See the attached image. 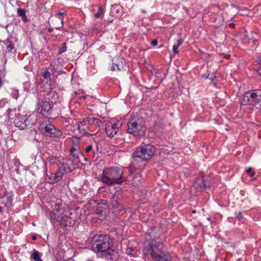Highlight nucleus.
<instances>
[{"instance_id": "f257e3e1", "label": "nucleus", "mask_w": 261, "mask_h": 261, "mask_svg": "<svg viewBox=\"0 0 261 261\" xmlns=\"http://www.w3.org/2000/svg\"><path fill=\"white\" fill-rule=\"evenodd\" d=\"M161 232L152 230L145 236V247L143 252L145 259L152 258L155 261H171L168 253L163 250Z\"/></svg>"}, {"instance_id": "f03ea898", "label": "nucleus", "mask_w": 261, "mask_h": 261, "mask_svg": "<svg viewBox=\"0 0 261 261\" xmlns=\"http://www.w3.org/2000/svg\"><path fill=\"white\" fill-rule=\"evenodd\" d=\"M86 244L94 252L107 259L115 260L117 258V252L111 248L110 238L107 236L95 235L89 237Z\"/></svg>"}, {"instance_id": "7ed1b4c3", "label": "nucleus", "mask_w": 261, "mask_h": 261, "mask_svg": "<svg viewBox=\"0 0 261 261\" xmlns=\"http://www.w3.org/2000/svg\"><path fill=\"white\" fill-rule=\"evenodd\" d=\"M50 215L53 219L64 226H71L75 223V217L71 210L68 207L61 208L59 202L55 204L54 212Z\"/></svg>"}, {"instance_id": "20e7f679", "label": "nucleus", "mask_w": 261, "mask_h": 261, "mask_svg": "<svg viewBox=\"0 0 261 261\" xmlns=\"http://www.w3.org/2000/svg\"><path fill=\"white\" fill-rule=\"evenodd\" d=\"M123 170L118 166H112L105 168L101 176V181L109 186L121 184L126 180L122 176Z\"/></svg>"}, {"instance_id": "39448f33", "label": "nucleus", "mask_w": 261, "mask_h": 261, "mask_svg": "<svg viewBox=\"0 0 261 261\" xmlns=\"http://www.w3.org/2000/svg\"><path fill=\"white\" fill-rule=\"evenodd\" d=\"M127 125V133L136 139H140L145 135L146 128L142 118L138 116L132 117Z\"/></svg>"}, {"instance_id": "423d86ee", "label": "nucleus", "mask_w": 261, "mask_h": 261, "mask_svg": "<svg viewBox=\"0 0 261 261\" xmlns=\"http://www.w3.org/2000/svg\"><path fill=\"white\" fill-rule=\"evenodd\" d=\"M242 104L251 106L250 109L254 108L258 109L261 107V90H254L246 92L242 100Z\"/></svg>"}, {"instance_id": "0eeeda50", "label": "nucleus", "mask_w": 261, "mask_h": 261, "mask_svg": "<svg viewBox=\"0 0 261 261\" xmlns=\"http://www.w3.org/2000/svg\"><path fill=\"white\" fill-rule=\"evenodd\" d=\"M155 152V148L154 146L148 144L138 147L136 151L133 153L132 156L134 158H139L144 160H148L152 158Z\"/></svg>"}, {"instance_id": "6e6552de", "label": "nucleus", "mask_w": 261, "mask_h": 261, "mask_svg": "<svg viewBox=\"0 0 261 261\" xmlns=\"http://www.w3.org/2000/svg\"><path fill=\"white\" fill-rule=\"evenodd\" d=\"M14 123L16 127L21 129H24L32 127L35 123V121L31 115L27 117V115H21L18 114L14 119Z\"/></svg>"}, {"instance_id": "1a4fd4ad", "label": "nucleus", "mask_w": 261, "mask_h": 261, "mask_svg": "<svg viewBox=\"0 0 261 261\" xmlns=\"http://www.w3.org/2000/svg\"><path fill=\"white\" fill-rule=\"evenodd\" d=\"M39 129L42 134L48 137H56L60 133L48 120L42 121L39 125Z\"/></svg>"}, {"instance_id": "9d476101", "label": "nucleus", "mask_w": 261, "mask_h": 261, "mask_svg": "<svg viewBox=\"0 0 261 261\" xmlns=\"http://www.w3.org/2000/svg\"><path fill=\"white\" fill-rule=\"evenodd\" d=\"M58 168L64 174L72 172L75 168L73 160L69 157H66L62 159L58 164Z\"/></svg>"}, {"instance_id": "9b49d317", "label": "nucleus", "mask_w": 261, "mask_h": 261, "mask_svg": "<svg viewBox=\"0 0 261 261\" xmlns=\"http://www.w3.org/2000/svg\"><path fill=\"white\" fill-rule=\"evenodd\" d=\"M53 107V103H50L46 100H40L38 102L36 111L38 114L47 116L50 114Z\"/></svg>"}, {"instance_id": "f8f14e48", "label": "nucleus", "mask_w": 261, "mask_h": 261, "mask_svg": "<svg viewBox=\"0 0 261 261\" xmlns=\"http://www.w3.org/2000/svg\"><path fill=\"white\" fill-rule=\"evenodd\" d=\"M121 125L119 122L111 123H108L105 126V132L108 137L110 138L114 137L117 135Z\"/></svg>"}, {"instance_id": "ddd939ff", "label": "nucleus", "mask_w": 261, "mask_h": 261, "mask_svg": "<svg viewBox=\"0 0 261 261\" xmlns=\"http://www.w3.org/2000/svg\"><path fill=\"white\" fill-rule=\"evenodd\" d=\"M85 122L88 123V125L93 124L98 126H99L101 123V122L99 119L94 118L92 116H90L86 118V121H85L84 122Z\"/></svg>"}, {"instance_id": "4468645a", "label": "nucleus", "mask_w": 261, "mask_h": 261, "mask_svg": "<svg viewBox=\"0 0 261 261\" xmlns=\"http://www.w3.org/2000/svg\"><path fill=\"white\" fill-rule=\"evenodd\" d=\"M111 204L113 206V207L116 209L117 211H118L119 213H121V214L124 213V209L118 201V200H114L112 199Z\"/></svg>"}, {"instance_id": "2eb2a0df", "label": "nucleus", "mask_w": 261, "mask_h": 261, "mask_svg": "<svg viewBox=\"0 0 261 261\" xmlns=\"http://www.w3.org/2000/svg\"><path fill=\"white\" fill-rule=\"evenodd\" d=\"M64 174V173L58 168V171L50 175V179L52 180L53 182H57L62 179Z\"/></svg>"}, {"instance_id": "dca6fc26", "label": "nucleus", "mask_w": 261, "mask_h": 261, "mask_svg": "<svg viewBox=\"0 0 261 261\" xmlns=\"http://www.w3.org/2000/svg\"><path fill=\"white\" fill-rule=\"evenodd\" d=\"M17 12L18 16L21 17V19L24 22H26L28 21L26 15L25 9L19 8L17 9Z\"/></svg>"}, {"instance_id": "f3484780", "label": "nucleus", "mask_w": 261, "mask_h": 261, "mask_svg": "<svg viewBox=\"0 0 261 261\" xmlns=\"http://www.w3.org/2000/svg\"><path fill=\"white\" fill-rule=\"evenodd\" d=\"M86 121V118H84L82 121H80L77 123V128L80 130H84L86 128L88 127V124L87 122H84Z\"/></svg>"}, {"instance_id": "a211bd4d", "label": "nucleus", "mask_w": 261, "mask_h": 261, "mask_svg": "<svg viewBox=\"0 0 261 261\" xmlns=\"http://www.w3.org/2000/svg\"><path fill=\"white\" fill-rule=\"evenodd\" d=\"M106 208L99 204L97 205L96 209L95 211V213L98 215H102L103 214H105V211Z\"/></svg>"}, {"instance_id": "6ab92c4d", "label": "nucleus", "mask_w": 261, "mask_h": 261, "mask_svg": "<svg viewBox=\"0 0 261 261\" xmlns=\"http://www.w3.org/2000/svg\"><path fill=\"white\" fill-rule=\"evenodd\" d=\"M31 257L35 261H42L38 251H35L32 254Z\"/></svg>"}, {"instance_id": "aec40b11", "label": "nucleus", "mask_w": 261, "mask_h": 261, "mask_svg": "<svg viewBox=\"0 0 261 261\" xmlns=\"http://www.w3.org/2000/svg\"><path fill=\"white\" fill-rule=\"evenodd\" d=\"M103 13V10L102 7H99L96 13H94V16L95 18H99Z\"/></svg>"}, {"instance_id": "412c9836", "label": "nucleus", "mask_w": 261, "mask_h": 261, "mask_svg": "<svg viewBox=\"0 0 261 261\" xmlns=\"http://www.w3.org/2000/svg\"><path fill=\"white\" fill-rule=\"evenodd\" d=\"M48 69H46L45 71L43 72L42 76L44 78V80H50V74L49 71H48Z\"/></svg>"}, {"instance_id": "4be33fe9", "label": "nucleus", "mask_w": 261, "mask_h": 261, "mask_svg": "<svg viewBox=\"0 0 261 261\" xmlns=\"http://www.w3.org/2000/svg\"><path fill=\"white\" fill-rule=\"evenodd\" d=\"M120 195V191L116 190L114 193L112 195V199H117L118 200L119 198V196Z\"/></svg>"}, {"instance_id": "5701e85b", "label": "nucleus", "mask_w": 261, "mask_h": 261, "mask_svg": "<svg viewBox=\"0 0 261 261\" xmlns=\"http://www.w3.org/2000/svg\"><path fill=\"white\" fill-rule=\"evenodd\" d=\"M246 173L248 174H249L250 176L253 177L254 175H255V172L253 171L252 168L251 167L249 168L246 170Z\"/></svg>"}, {"instance_id": "b1692460", "label": "nucleus", "mask_w": 261, "mask_h": 261, "mask_svg": "<svg viewBox=\"0 0 261 261\" xmlns=\"http://www.w3.org/2000/svg\"><path fill=\"white\" fill-rule=\"evenodd\" d=\"M97 205V202L95 200H89V202H88V208H91L92 207L91 206V205H93V206L94 207V205Z\"/></svg>"}, {"instance_id": "393cba45", "label": "nucleus", "mask_w": 261, "mask_h": 261, "mask_svg": "<svg viewBox=\"0 0 261 261\" xmlns=\"http://www.w3.org/2000/svg\"><path fill=\"white\" fill-rule=\"evenodd\" d=\"M66 50V43H63L62 44V46L60 47V48L59 49V54H61L62 53L65 52Z\"/></svg>"}, {"instance_id": "a878e982", "label": "nucleus", "mask_w": 261, "mask_h": 261, "mask_svg": "<svg viewBox=\"0 0 261 261\" xmlns=\"http://www.w3.org/2000/svg\"><path fill=\"white\" fill-rule=\"evenodd\" d=\"M14 48V45L12 43H10V44H9V45L7 47V50H9V51L12 52V50Z\"/></svg>"}, {"instance_id": "bb28decb", "label": "nucleus", "mask_w": 261, "mask_h": 261, "mask_svg": "<svg viewBox=\"0 0 261 261\" xmlns=\"http://www.w3.org/2000/svg\"><path fill=\"white\" fill-rule=\"evenodd\" d=\"M93 146L92 145H89L85 149V151L87 153H89L92 150Z\"/></svg>"}, {"instance_id": "cd10ccee", "label": "nucleus", "mask_w": 261, "mask_h": 261, "mask_svg": "<svg viewBox=\"0 0 261 261\" xmlns=\"http://www.w3.org/2000/svg\"><path fill=\"white\" fill-rule=\"evenodd\" d=\"M64 12H59L58 13L59 18L61 20V23L63 25V17L62 16L63 14H64Z\"/></svg>"}, {"instance_id": "c85d7f7f", "label": "nucleus", "mask_w": 261, "mask_h": 261, "mask_svg": "<svg viewBox=\"0 0 261 261\" xmlns=\"http://www.w3.org/2000/svg\"><path fill=\"white\" fill-rule=\"evenodd\" d=\"M179 46L174 44L173 46V52L174 53V54H176L177 53H178V48Z\"/></svg>"}, {"instance_id": "c756f323", "label": "nucleus", "mask_w": 261, "mask_h": 261, "mask_svg": "<svg viewBox=\"0 0 261 261\" xmlns=\"http://www.w3.org/2000/svg\"><path fill=\"white\" fill-rule=\"evenodd\" d=\"M71 122V123H73V120L71 118H68L65 120V123H66L65 126H68V125Z\"/></svg>"}, {"instance_id": "7c9ffc66", "label": "nucleus", "mask_w": 261, "mask_h": 261, "mask_svg": "<svg viewBox=\"0 0 261 261\" xmlns=\"http://www.w3.org/2000/svg\"><path fill=\"white\" fill-rule=\"evenodd\" d=\"M111 69L112 70H120V68L118 65L116 64H113V66L111 67Z\"/></svg>"}, {"instance_id": "2f4dec72", "label": "nucleus", "mask_w": 261, "mask_h": 261, "mask_svg": "<svg viewBox=\"0 0 261 261\" xmlns=\"http://www.w3.org/2000/svg\"><path fill=\"white\" fill-rule=\"evenodd\" d=\"M183 41H184L182 38H179L177 39V44H176V45L179 46L182 43Z\"/></svg>"}, {"instance_id": "473e14b6", "label": "nucleus", "mask_w": 261, "mask_h": 261, "mask_svg": "<svg viewBox=\"0 0 261 261\" xmlns=\"http://www.w3.org/2000/svg\"><path fill=\"white\" fill-rule=\"evenodd\" d=\"M259 68L257 72H258L259 75L260 76H261V58L259 59Z\"/></svg>"}, {"instance_id": "72a5a7b5", "label": "nucleus", "mask_w": 261, "mask_h": 261, "mask_svg": "<svg viewBox=\"0 0 261 261\" xmlns=\"http://www.w3.org/2000/svg\"><path fill=\"white\" fill-rule=\"evenodd\" d=\"M4 43L10 44V43H12V42L11 41V39L10 38H8L6 39V40L5 41H4Z\"/></svg>"}, {"instance_id": "f704fd0d", "label": "nucleus", "mask_w": 261, "mask_h": 261, "mask_svg": "<svg viewBox=\"0 0 261 261\" xmlns=\"http://www.w3.org/2000/svg\"><path fill=\"white\" fill-rule=\"evenodd\" d=\"M151 44L153 46H156L158 44V41L156 40H153L151 42Z\"/></svg>"}, {"instance_id": "c9c22d12", "label": "nucleus", "mask_w": 261, "mask_h": 261, "mask_svg": "<svg viewBox=\"0 0 261 261\" xmlns=\"http://www.w3.org/2000/svg\"><path fill=\"white\" fill-rule=\"evenodd\" d=\"M126 253L128 254H132V251H133V250L132 249H130V248H128L127 249H126Z\"/></svg>"}, {"instance_id": "e433bc0d", "label": "nucleus", "mask_w": 261, "mask_h": 261, "mask_svg": "<svg viewBox=\"0 0 261 261\" xmlns=\"http://www.w3.org/2000/svg\"><path fill=\"white\" fill-rule=\"evenodd\" d=\"M70 154L75 159L78 158V155L76 153L73 152L72 153H70Z\"/></svg>"}, {"instance_id": "4c0bfd02", "label": "nucleus", "mask_w": 261, "mask_h": 261, "mask_svg": "<svg viewBox=\"0 0 261 261\" xmlns=\"http://www.w3.org/2000/svg\"><path fill=\"white\" fill-rule=\"evenodd\" d=\"M75 151V148L73 147L72 148H71L70 152V153H72L74 152Z\"/></svg>"}, {"instance_id": "58836bf2", "label": "nucleus", "mask_w": 261, "mask_h": 261, "mask_svg": "<svg viewBox=\"0 0 261 261\" xmlns=\"http://www.w3.org/2000/svg\"><path fill=\"white\" fill-rule=\"evenodd\" d=\"M229 26L231 28H234V27H235V24L234 23H229Z\"/></svg>"}, {"instance_id": "ea45409f", "label": "nucleus", "mask_w": 261, "mask_h": 261, "mask_svg": "<svg viewBox=\"0 0 261 261\" xmlns=\"http://www.w3.org/2000/svg\"><path fill=\"white\" fill-rule=\"evenodd\" d=\"M53 159L51 157H48L47 158V160L49 162H50Z\"/></svg>"}, {"instance_id": "a19ab883", "label": "nucleus", "mask_w": 261, "mask_h": 261, "mask_svg": "<svg viewBox=\"0 0 261 261\" xmlns=\"http://www.w3.org/2000/svg\"><path fill=\"white\" fill-rule=\"evenodd\" d=\"M53 31V28H49L48 30V31L49 32H51Z\"/></svg>"}, {"instance_id": "79ce46f5", "label": "nucleus", "mask_w": 261, "mask_h": 261, "mask_svg": "<svg viewBox=\"0 0 261 261\" xmlns=\"http://www.w3.org/2000/svg\"><path fill=\"white\" fill-rule=\"evenodd\" d=\"M8 114H9V117H10V118H12L11 117V116H12V114H11V113H9Z\"/></svg>"}, {"instance_id": "37998d69", "label": "nucleus", "mask_w": 261, "mask_h": 261, "mask_svg": "<svg viewBox=\"0 0 261 261\" xmlns=\"http://www.w3.org/2000/svg\"><path fill=\"white\" fill-rule=\"evenodd\" d=\"M32 239L33 240H35L36 239V237L34 236Z\"/></svg>"}, {"instance_id": "c03bdc74", "label": "nucleus", "mask_w": 261, "mask_h": 261, "mask_svg": "<svg viewBox=\"0 0 261 261\" xmlns=\"http://www.w3.org/2000/svg\"><path fill=\"white\" fill-rule=\"evenodd\" d=\"M116 12H117V13H118V12H119V11L117 10H116Z\"/></svg>"}]
</instances>
